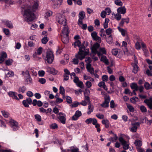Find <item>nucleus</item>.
Returning <instances> with one entry per match:
<instances>
[{"label": "nucleus", "instance_id": "nucleus-39", "mask_svg": "<svg viewBox=\"0 0 152 152\" xmlns=\"http://www.w3.org/2000/svg\"><path fill=\"white\" fill-rule=\"evenodd\" d=\"M4 1L5 2L7 6H9L10 5L13 4V1L12 0H4Z\"/></svg>", "mask_w": 152, "mask_h": 152}, {"label": "nucleus", "instance_id": "nucleus-21", "mask_svg": "<svg viewBox=\"0 0 152 152\" xmlns=\"http://www.w3.org/2000/svg\"><path fill=\"white\" fill-rule=\"evenodd\" d=\"M65 58L64 60H61V63L63 64H65L68 63L69 59V55L67 54H65L64 55Z\"/></svg>", "mask_w": 152, "mask_h": 152}, {"label": "nucleus", "instance_id": "nucleus-55", "mask_svg": "<svg viewBox=\"0 0 152 152\" xmlns=\"http://www.w3.org/2000/svg\"><path fill=\"white\" fill-rule=\"evenodd\" d=\"M66 102L67 103L69 104H70L72 103V100L71 98L70 97L68 96H66Z\"/></svg>", "mask_w": 152, "mask_h": 152}, {"label": "nucleus", "instance_id": "nucleus-43", "mask_svg": "<svg viewBox=\"0 0 152 152\" xmlns=\"http://www.w3.org/2000/svg\"><path fill=\"white\" fill-rule=\"evenodd\" d=\"M88 71L91 74L93 75L94 74V69L93 68L89 66L87 67Z\"/></svg>", "mask_w": 152, "mask_h": 152}, {"label": "nucleus", "instance_id": "nucleus-27", "mask_svg": "<svg viewBox=\"0 0 152 152\" xmlns=\"http://www.w3.org/2000/svg\"><path fill=\"white\" fill-rule=\"evenodd\" d=\"M130 87L132 89H134L135 90L138 91V87L136 83H132L130 85Z\"/></svg>", "mask_w": 152, "mask_h": 152}, {"label": "nucleus", "instance_id": "nucleus-34", "mask_svg": "<svg viewBox=\"0 0 152 152\" xmlns=\"http://www.w3.org/2000/svg\"><path fill=\"white\" fill-rule=\"evenodd\" d=\"M107 41L109 44H111L113 42V40L112 36L110 35L107 39Z\"/></svg>", "mask_w": 152, "mask_h": 152}, {"label": "nucleus", "instance_id": "nucleus-58", "mask_svg": "<svg viewBox=\"0 0 152 152\" xmlns=\"http://www.w3.org/2000/svg\"><path fill=\"white\" fill-rule=\"evenodd\" d=\"M79 104H80L79 102H74L72 104L71 106L72 107H77Z\"/></svg>", "mask_w": 152, "mask_h": 152}, {"label": "nucleus", "instance_id": "nucleus-25", "mask_svg": "<svg viewBox=\"0 0 152 152\" xmlns=\"http://www.w3.org/2000/svg\"><path fill=\"white\" fill-rule=\"evenodd\" d=\"M62 41V42L65 44L67 43L69 41V37L68 36L67 37H65L64 36H61Z\"/></svg>", "mask_w": 152, "mask_h": 152}, {"label": "nucleus", "instance_id": "nucleus-1", "mask_svg": "<svg viewBox=\"0 0 152 152\" xmlns=\"http://www.w3.org/2000/svg\"><path fill=\"white\" fill-rule=\"evenodd\" d=\"M38 2L37 1L34 2L32 9L31 7L29 6L25 10L23 16L26 21L29 23L34 19L35 16L33 12L38 9Z\"/></svg>", "mask_w": 152, "mask_h": 152}, {"label": "nucleus", "instance_id": "nucleus-36", "mask_svg": "<svg viewBox=\"0 0 152 152\" xmlns=\"http://www.w3.org/2000/svg\"><path fill=\"white\" fill-rule=\"evenodd\" d=\"M69 148L70 149V151L72 152H79V149L77 147L72 146Z\"/></svg>", "mask_w": 152, "mask_h": 152}, {"label": "nucleus", "instance_id": "nucleus-49", "mask_svg": "<svg viewBox=\"0 0 152 152\" xmlns=\"http://www.w3.org/2000/svg\"><path fill=\"white\" fill-rule=\"evenodd\" d=\"M102 79L103 82L107 81L108 80V77L107 75H104L102 76Z\"/></svg>", "mask_w": 152, "mask_h": 152}, {"label": "nucleus", "instance_id": "nucleus-17", "mask_svg": "<svg viewBox=\"0 0 152 152\" xmlns=\"http://www.w3.org/2000/svg\"><path fill=\"white\" fill-rule=\"evenodd\" d=\"M7 57V53L4 52H0V63L4 61L5 59Z\"/></svg>", "mask_w": 152, "mask_h": 152}, {"label": "nucleus", "instance_id": "nucleus-61", "mask_svg": "<svg viewBox=\"0 0 152 152\" xmlns=\"http://www.w3.org/2000/svg\"><path fill=\"white\" fill-rule=\"evenodd\" d=\"M42 48L41 47H39L38 49L37 52V53L38 55H40L42 53Z\"/></svg>", "mask_w": 152, "mask_h": 152}, {"label": "nucleus", "instance_id": "nucleus-13", "mask_svg": "<svg viewBox=\"0 0 152 152\" xmlns=\"http://www.w3.org/2000/svg\"><path fill=\"white\" fill-rule=\"evenodd\" d=\"M134 58L135 62L133 64V72L134 73H136L138 71V67L137 65L138 63L137 61V60L136 57L135 55L134 56Z\"/></svg>", "mask_w": 152, "mask_h": 152}, {"label": "nucleus", "instance_id": "nucleus-40", "mask_svg": "<svg viewBox=\"0 0 152 152\" xmlns=\"http://www.w3.org/2000/svg\"><path fill=\"white\" fill-rule=\"evenodd\" d=\"M134 143L137 147H140L142 145V142L139 140H136Z\"/></svg>", "mask_w": 152, "mask_h": 152}, {"label": "nucleus", "instance_id": "nucleus-35", "mask_svg": "<svg viewBox=\"0 0 152 152\" xmlns=\"http://www.w3.org/2000/svg\"><path fill=\"white\" fill-rule=\"evenodd\" d=\"M138 100V98L137 96L133 97L130 99L131 102L134 104Z\"/></svg>", "mask_w": 152, "mask_h": 152}, {"label": "nucleus", "instance_id": "nucleus-44", "mask_svg": "<svg viewBox=\"0 0 152 152\" xmlns=\"http://www.w3.org/2000/svg\"><path fill=\"white\" fill-rule=\"evenodd\" d=\"M52 15V12L51 11H48L46 12L45 17L46 18L51 16Z\"/></svg>", "mask_w": 152, "mask_h": 152}, {"label": "nucleus", "instance_id": "nucleus-56", "mask_svg": "<svg viewBox=\"0 0 152 152\" xmlns=\"http://www.w3.org/2000/svg\"><path fill=\"white\" fill-rule=\"evenodd\" d=\"M106 11L103 10L101 13V17L102 18H104L106 17Z\"/></svg>", "mask_w": 152, "mask_h": 152}, {"label": "nucleus", "instance_id": "nucleus-45", "mask_svg": "<svg viewBox=\"0 0 152 152\" xmlns=\"http://www.w3.org/2000/svg\"><path fill=\"white\" fill-rule=\"evenodd\" d=\"M76 85L78 87L81 88H83L84 87V85L82 81H80L76 84Z\"/></svg>", "mask_w": 152, "mask_h": 152}, {"label": "nucleus", "instance_id": "nucleus-2", "mask_svg": "<svg viewBox=\"0 0 152 152\" xmlns=\"http://www.w3.org/2000/svg\"><path fill=\"white\" fill-rule=\"evenodd\" d=\"M75 47L77 46L79 48V51L78 54L76 55L77 58L80 60L84 58L89 53V49H85L84 45H81V42L79 40H77L74 43Z\"/></svg>", "mask_w": 152, "mask_h": 152}, {"label": "nucleus", "instance_id": "nucleus-64", "mask_svg": "<svg viewBox=\"0 0 152 152\" xmlns=\"http://www.w3.org/2000/svg\"><path fill=\"white\" fill-rule=\"evenodd\" d=\"M38 74L39 76L43 77L45 74V72L43 70L39 71Z\"/></svg>", "mask_w": 152, "mask_h": 152}, {"label": "nucleus", "instance_id": "nucleus-18", "mask_svg": "<svg viewBox=\"0 0 152 152\" xmlns=\"http://www.w3.org/2000/svg\"><path fill=\"white\" fill-rule=\"evenodd\" d=\"M117 11L120 14H124L126 12V9L125 6L119 7L117 9Z\"/></svg>", "mask_w": 152, "mask_h": 152}, {"label": "nucleus", "instance_id": "nucleus-54", "mask_svg": "<svg viewBox=\"0 0 152 152\" xmlns=\"http://www.w3.org/2000/svg\"><path fill=\"white\" fill-rule=\"evenodd\" d=\"M144 86L145 88L147 90L151 88L150 84L148 82H145L144 84Z\"/></svg>", "mask_w": 152, "mask_h": 152}, {"label": "nucleus", "instance_id": "nucleus-6", "mask_svg": "<svg viewBox=\"0 0 152 152\" xmlns=\"http://www.w3.org/2000/svg\"><path fill=\"white\" fill-rule=\"evenodd\" d=\"M57 117L61 123L63 124H65L66 115L65 113L62 112L59 113L57 114Z\"/></svg>", "mask_w": 152, "mask_h": 152}, {"label": "nucleus", "instance_id": "nucleus-41", "mask_svg": "<svg viewBox=\"0 0 152 152\" xmlns=\"http://www.w3.org/2000/svg\"><path fill=\"white\" fill-rule=\"evenodd\" d=\"M114 2L117 5L121 6L123 5V3L120 0H115V1Z\"/></svg>", "mask_w": 152, "mask_h": 152}, {"label": "nucleus", "instance_id": "nucleus-28", "mask_svg": "<svg viewBox=\"0 0 152 152\" xmlns=\"http://www.w3.org/2000/svg\"><path fill=\"white\" fill-rule=\"evenodd\" d=\"M25 81L29 83H32V80L31 79L30 76H25Z\"/></svg>", "mask_w": 152, "mask_h": 152}, {"label": "nucleus", "instance_id": "nucleus-24", "mask_svg": "<svg viewBox=\"0 0 152 152\" xmlns=\"http://www.w3.org/2000/svg\"><path fill=\"white\" fill-rule=\"evenodd\" d=\"M101 61L104 63L105 64L108 65L109 64V62L108 61L107 57L104 56H102L101 58Z\"/></svg>", "mask_w": 152, "mask_h": 152}, {"label": "nucleus", "instance_id": "nucleus-29", "mask_svg": "<svg viewBox=\"0 0 152 152\" xmlns=\"http://www.w3.org/2000/svg\"><path fill=\"white\" fill-rule=\"evenodd\" d=\"M114 15V18L116 19L117 20L119 21L121 19V16L120 14L117 12L116 14H113L112 15Z\"/></svg>", "mask_w": 152, "mask_h": 152}, {"label": "nucleus", "instance_id": "nucleus-20", "mask_svg": "<svg viewBox=\"0 0 152 152\" xmlns=\"http://www.w3.org/2000/svg\"><path fill=\"white\" fill-rule=\"evenodd\" d=\"M129 18H123L121 19V21L119 23V25L120 26H123L124 24V22H126L127 23H129Z\"/></svg>", "mask_w": 152, "mask_h": 152}, {"label": "nucleus", "instance_id": "nucleus-31", "mask_svg": "<svg viewBox=\"0 0 152 152\" xmlns=\"http://www.w3.org/2000/svg\"><path fill=\"white\" fill-rule=\"evenodd\" d=\"M26 88L24 86L22 87H20L18 89V92H22L23 93L26 90Z\"/></svg>", "mask_w": 152, "mask_h": 152}, {"label": "nucleus", "instance_id": "nucleus-7", "mask_svg": "<svg viewBox=\"0 0 152 152\" xmlns=\"http://www.w3.org/2000/svg\"><path fill=\"white\" fill-rule=\"evenodd\" d=\"M99 44L96 43L93 45L91 48L92 52L95 54H97L98 56L99 57L101 55V54L97 50L99 49Z\"/></svg>", "mask_w": 152, "mask_h": 152}, {"label": "nucleus", "instance_id": "nucleus-22", "mask_svg": "<svg viewBox=\"0 0 152 152\" xmlns=\"http://www.w3.org/2000/svg\"><path fill=\"white\" fill-rule=\"evenodd\" d=\"M118 28L123 36H125L127 34V31L126 30L121 28L120 26H118Z\"/></svg>", "mask_w": 152, "mask_h": 152}, {"label": "nucleus", "instance_id": "nucleus-8", "mask_svg": "<svg viewBox=\"0 0 152 152\" xmlns=\"http://www.w3.org/2000/svg\"><path fill=\"white\" fill-rule=\"evenodd\" d=\"M9 123L11 127L14 131L17 130L18 129V125L17 122L13 119H11Z\"/></svg>", "mask_w": 152, "mask_h": 152}, {"label": "nucleus", "instance_id": "nucleus-53", "mask_svg": "<svg viewBox=\"0 0 152 152\" xmlns=\"http://www.w3.org/2000/svg\"><path fill=\"white\" fill-rule=\"evenodd\" d=\"M60 93L62 95H64V94L65 91L63 87L62 86H60Z\"/></svg>", "mask_w": 152, "mask_h": 152}, {"label": "nucleus", "instance_id": "nucleus-51", "mask_svg": "<svg viewBox=\"0 0 152 152\" xmlns=\"http://www.w3.org/2000/svg\"><path fill=\"white\" fill-rule=\"evenodd\" d=\"M84 100L88 103V104H91V102L90 99V98L88 96H85Z\"/></svg>", "mask_w": 152, "mask_h": 152}, {"label": "nucleus", "instance_id": "nucleus-10", "mask_svg": "<svg viewBox=\"0 0 152 152\" xmlns=\"http://www.w3.org/2000/svg\"><path fill=\"white\" fill-rule=\"evenodd\" d=\"M69 31L67 26H64L63 29L62 31V33L61 34V36H64L65 37L68 36Z\"/></svg>", "mask_w": 152, "mask_h": 152}, {"label": "nucleus", "instance_id": "nucleus-4", "mask_svg": "<svg viewBox=\"0 0 152 152\" xmlns=\"http://www.w3.org/2000/svg\"><path fill=\"white\" fill-rule=\"evenodd\" d=\"M56 21L63 26H66V20L65 17L61 14H58L56 17Z\"/></svg>", "mask_w": 152, "mask_h": 152}, {"label": "nucleus", "instance_id": "nucleus-50", "mask_svg": "<svg viewBox=\"0 0 152 152\" xmlns=\"http://www.w3.org/2000/svg\"><path fill=\"white\" fill-rule=\"evenodd\" d=\"M48 41V38L47 37H44L42 39V43L43 44H46Z\"/></svg>", "mask_w": 152, "mask_h": 152}, {"label": "nucleus", "instance_id": "nucleus-33", "mask_svg": "<svg viewBox=\"0 0 152 152\" xmlns=\"http://www.w3.org/2000/svg\"><path fill=\"white\" fill-rule=\"evenodd\" d=\"M29 69L31 70L33 75L37 76V72L35 69L34 68L31 67L29 68Z\"/></svg>", "mask_w": 152, "mask_h": 152}, {"label": "nucleus", "instance_id": "nucleus-59", "mask_svg": "<svg viewBox=\"0 0 152 152\" xmlns=\"http://www.w3.org/2000/svg\"><path fill=\"white\" fill-rule=\"evenodd\" d=\"M8 75V77H12L14 76V72L12 71H9L7 74V75Z\"/></svg>", "mask_w": 152, "mask_h": 152}, {"label": "nucleus", "instance_id": "nucleus-46", "mask_svg": "<svg viewBox=\"0 0 152 152\" xmlns=\"http://www.w3.org/2000/svg\"><path fill=\"white\" fill-rule=\"evenodd\" d=\"M50 128L53 129H55L58 128L57 124L56 123H53L50 125Z\"/></svg>", "mask_w": 152, "mask_h": 152}, {"label": "nucleus", "instance_id": "nucleus-3", "mask_svg": "<svg viewBox=\"0 0 152 152\" xmlns=\"http://www.w3.org/2000/svg\"><path fill=\"white\" fill-rule=\"evenodd\" d=\"M124 137H126L128 139H129V137L128 136L122 134L121 137H119L118 140L123 146V149L126 150L129 148V143L128 142L124 140Z\"/></svg>", "mask_w": 152, "mask_h": 152}, {"label": "nucleus", "instance_id": "nucleus-38", "mask_svg": "<svg viewBox=\"0 0 152 152\" xmlns=\"http://www.w3.org/2000/svg\"><path fill=\"white\" fill-rule=\"evenodd\" d=\"M13 62V60L12 59H8L6 60L5 61V63L6 65L10 66L11 65Z\"/></svg>", "mask_w": 152, "mask_h": 152}, {"label": "nucleus", "instance_id": "nucleus-37", "mask_svg": "<svg viewBox=\"0 0 152 152\" xmlns=\"http://www.w3.org/2000/svg\"><path fill=\"white\" fill-rule=\"evenodd\" d=\"M1 112L2 113V114L6 118H8L9 115L10 114L7 111H1Z\"/></svg>", "mask_w": 152, "mask_h": 152}, {"label": "nucleus", "instance_id": "nucleus-5", "mask_svg": "<svg viewBox=\"0 0 152 152\" xmlns=\"http://www.w3.org/2000/svg\"><path fill=\"white\" fill-rule=\"evenodd\" d=\"M49 64H51L53 59L54 57L53 52L50 50H47L46 52V58L45 59Z\"/></svg>", "mask_w": 152, "mask_h": 152}, {"label": "nucleus", "instance_id": "nucleus-52", "mask_svg": "<svg viewBox=\"0 0 152 152\" xmlns=\"http://www.w3.org/2000/svg\"><path fill=\"white\" fill-rule=\"evenodd\" d=\"M35 118L38 121H41V117L38 114L35 115Z\"/></svg>", "mask_w": 152, "mask_h": 152}, {"label": "nucleus", "instance_id": "nucleus-12", "mask_svg": "<svg viewBox=\"0 0 152 152\" xmlns=\"http://www.w3.org/2000/svg\"><path fill=\"white\" fill-rule=\"evenodd\" d=\"M140 123L138 122L132 123V126L130 130L131 132H135L137 131L138 127L140 126Z\"/></svg>", "mask_w": 152, "mask_h": 152}, {"label": "nucleus", "instance_id": "nucleus-16", "mask_svg": "<svg viewBox=\"0 0 152 152\" xmlns=\"http://www.w3.org/2000/svg\"><path fill=\"white\" fill-rule=\"evenodd\" d=\"M9 96L13 99L17 100H19V99L17 96V94L15 92L10 91L7 93Z\"/></svg>", "mask_w": 152, "mask_h": 152}, {"label": "nucleus", "instance_id": "nucleus-48", "mask_svg": "<svg viewBox=\"0 0 152 152\" xmlns=\"http://www.w3.org/2000/svg\"><path fill=\"white\" fill-rule=\"evenodd\" d=\"M105 32L107 35H109L112 33L113 30L111 28H109L106 30Z\"/></svg>", "mask_w": 152, "mask_h": 152}, {"label": "nucleus", "instance_id": "nucleus-14", "mask_svg": "<svg viewBox=\"0 0 152 152\" xmlns=\"http://www.w3.org/2000/svg\"><path fill=\"white\" fill-rule=\"evenodd\" d=\"M144 102L147 105L149 108L152 110V98L146 99L144 100Z\"/></svg>", "mask_w": 152, "mask_h": 152}, {"label": "nucleus", "instance_id": "nucleus-15", "mask_svg": "<svg viewBox=\"0 0 152 152\" xmlns=\"http://www.w3.org/2000/svg\"><path fill=\"white\" fill-rule=\"evenodd\" d=\"M81 115L82 113L81 111L79 110H77L75 112V114L72 116V119L74 121L76 120Z\"/></svg>", "mask_w": 152, "mask_h": 152}, {"label": "nucleus", "instance_id": "nucleus-26", "mask_svg": "<svg viewBox=\"0 0 152 152\" xmlns=\"http://www.w3.org/2000/svg\"><path fill=\"white\" fill-rule=\"evenodd\" d=\"M102 122L103 124L105 125L106 128H107L109 127V122L108 120L107 119H104L102 121Z\"/></svg>", "mask_w": 152, "mask_h": 152}, {"label": "nucleus", "instance_id": "nucleus-30", "mask_svg": "<svg viewBox=\"0 0 152 152\" xmlns=\"http://www.w3.org/2000/svg\"><path fill=\"white\" fill-rule=\"evenodd\" d=\"M126 105L127 107L130 112H134V108L132 106L127 103L126 104Z\"/></svg>", "mask_w": 152, "mask_h": 152}, {"label": "nucleus", "instance_id": "nucleus-63", "mask_svg": "<svg viewBox=\"0 0 152 152\" xmlns=\"http://www.w3.org/2000/svg\"><path fill=\"white\" fill-rule=\"evenodd\" d=\"M27 95L30 97H31L34 96L33 93L30 91H28L26 93Z\"/></svg>", "mask_w": 152, "mask_h": 152}, {"label": "nucleus", "instance_id": "nucleus-23", "mask_svg": "<svg viewBox=\"0 0 152 152\" xmlns=\"http://www.w3.org/2000/svg\"><path fill=\"white\" fill-rule=\"evenodd\" d=\"M94 110V106L92 105L91 104H88V111L87 113L88 115H89Z\"/></svg>", "mask_w": 152, "mask_h": 152}, {"label": "nucleus", "instance_id": "nucleus-42", "mask_svg": "<svg viewBox=\"0 0 152 152\" xmlns=\"http://www.w3.org/2000/svg\"><path fill=\"white\" fill-rule=\"evenodd\" d=\"M140 109L142 113H145L147 112L146 107L143 105H141L140 107Z\"/></svg>", "mask_w": 152, "mask_h": 152}, {"label": "nucleus", "instance_id": "nucleus-47", "mask_svg": "<svg viewBox=\"0 0 152 152\" xmlns=\"http://www.w3.org/2000/svg\"><path fill=\"white\" fill-rule=\"evenodd\" d=\"M62 2V0H56L55 5H56L57 7H58L61 5Z\"/></svg>", "mask_w": 152, "mask_h": 152}, {"label": "nucleus", "instance_id": "nucleus-32", "mask_svg": "<svg viewBox=\"0 0 152 152\" xmlns=\"http://www.w3.org/2000/svg\"><path fill=\"white\" fill-rule=\"evenodd\" d=\"M85 15V12L83 11H80L79 14V17L80 19H83Z\"/></svg>", "mask_w": 152, "mask_h": 152}, {"label": "nucleus", "instance_id": "nucleus-62", "mask_svg": "<svg viewBox=\"0 0 152 152\" xmlns=\"http://www.w3.org/2000/svg\"><path fill=\"white\" fill-rule=\"evenodd\" d=\"M26 101L28 104H31L32 103V100L31 98L30 97L27 98L26 99Z\"/></svg>", "mask_w": 152, "mask_h": 152}, {"label": "nucleus", "instance_id": "nucleus-60", "mask_svg": "<svg viewBox=\"0 0 152 152\" xmlns=\"http://www.w3.org/2000/svg\"><path fill=\"white\" fill-rule=\"evenodd\" d=\"M22 103L25 107H29V104H28L27 102L26 101V100H23V101Z\"/></svg>", "mask_w": 152, "mask_h": 152}, {"label": "nucleus", "instance_id": "nucleus-9", "mask_svg": "<svg viewBox=\"0 0 152 152\" xmlns=\"http://www.w3.org/2000/svg\"><path fill=\"white\" fill-rule=\"evenodd\" d=\"M104 101L101 104V106L104 108L109 107V103L110 101V98L109 95H105L104 97Z\"/></svg>", "mask_w": 152, "mask_h": 152}, {"label": "nucleus", "instance_id": "nucleus-57", "mask_svg": "<svg viewBox=\"0 0 152 152\" xmlns=\"http://www.w3.org/2000/svg\"><path fill=\"white\" fill-rule=\"evenodd\" d=\"M96 116L99 119H103L104 118V115L102 114L98 113L96 114Z\"/></svg>", "mask_w": 152, "mask_h": 152}, {"label": "nucleus", "instance_id": "nucleus-19", "mask_svg": "<svg viewBox=\"0 0 152 152\" xmlns=\"http://www.w3.org/2000/svg\"><path fill=\"white\" fill-rule=\"evenodd\" d=\"M3 22L9 28H13V26L11 21L7 20H4Z\"/></svg>", "mask_w": 152, "mask_h": 152}, {"label": "nucleus", "instance_id": "nucleus-11", "mask_svg": "<svg viewBox=\"0 0 152 152\" xmlns=\"http://www.w3.org/2000/svg\"><path fill=\"white\" fill-rule=\"evenodd\" d=\"M64 73L63 75L64 81H66L69 80V75H70V73L67 69H64Z\"/></svg>", "mask_w": 152, "mask_h": 152}]
</instances>
